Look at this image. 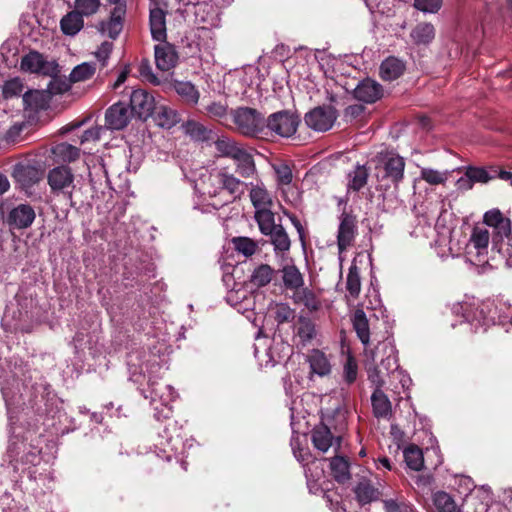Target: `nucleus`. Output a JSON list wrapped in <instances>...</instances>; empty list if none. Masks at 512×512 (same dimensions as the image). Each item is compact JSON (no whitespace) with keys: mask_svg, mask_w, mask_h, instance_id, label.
I'll use <instances>...</instances> for the list:
<instances>
[{"mask_svg":"<svg viewBox=\"0 0 512 512\" xmlns=\"http://www.w3.org/2000/svg\"><path fill=\"white\" fill-rule=\"evenodd\" d=\"M490 240V233L486 228L474 227L470 236V243L478 250L487 249Z\"/></svg>","mask_w":512,"mask_h":512,"instance_id":"8fccbe9b","label":"nucleus"},{"mask_svg":"<svg viewBox=\"0 0 512 512\" xmlns=\"http://www.w3.org/2000/svg\"><path fill=\"white\" fill-rule=\"evenodd\" d=\"M433 504L437 512H461L460 506L445 491H437L433 495Z\"/></svg>","mask_w":512,"mask_h":512,"instance_id":"4c0bfd02","label":"nucleus"},{"mask_svg":"<svg viewBox=\"0 0 512 512\" xmlns=\"http://www.w3.org/2000/svg\"><path fill=\"white\" fill-rule=\"evenodd\" d=\"M52 152L62 162H74L80 156V149L66 142L57 144Z\"/></svg>","mask_w":512,"mask_h":512,"instance_id":"ea45409f","label":"nucleus"},{"mask_svg":"<svg viewBox=\"0 0 512 512\" xmlns=\"http://www.w3.org/2000/svg\"><path fill=\"white\" fill-rule=\"evenodd\" d=\"M368 380L375 389H382L385 385V377L388 376L378 365L371 366L367 369Z\"/></svg>","mask_w":512,"mask_h":512,"instance_id":"13d9d810","label":"nucleus"},{"mask_svg":"<svg viewBox=\"0 0 512 512\" xmlns=\"http://www.w3.org/2000/svg\"><path fill=\"white\" fill-rule=\"evenodd\" d=\"M13 177L22 187H30L37 182V171L29 165H18L14 169Z\"/></svg>","mask_w":512,"mask_h":512,"instance_id":"a19ab883","label":"nucleus"},{"mask_svg":"<svg viewBox=\"0 0 512 512\" xmlns=\"http://www.w3.org/2000/svg\"><path fill=\"white\" fill-rule=\"evenodd\" d=\"M47 181L52 193H63L70 201H72L74 175L70 167L61 165L49 170Z\"/></svg>","mask_w":512,"mask_h":512,"instance_id":"20e7f679","label":"nucleus"},{"mask_svg":"<svg viewBox=\"0 0 512 512\" xmlns=\"http://www.w3.org/2000/svg\"><path fill=\"white\" fill-rule=\"evenodd\" d=\"M270 237V242L274 247V251L276 254L284 253L289 251L291 246L290 238L285 231L284 227L280 224L273 231L268 234Z\"/></svg>","mask_w":512,"mask_h":512,"instance_id":"c9c22d12","label":"nucleus"},{"mask_svg":"<svg viewBox=\"0 0 512 512\" xmlns=\"http://www.w3.org/2000/svg\"><path fill=\"white\" fill-rule=\"evenodd\" d=\"M282 281L286 289L293 292L304 286V278L299 269L291 264L285 265L281 269Z\"/></svg>","mask_w":512,"mask_h":512,"instance_id":"cd10ccee","label":"nucleus"},{"mask_svg":"<svg viewBox=\"0 0 512 512\" xmlns=\"http://www.w3.org/2000/svg\"><path fill=\"white\" fill-rule=\"evenodd\" d=\"M310 434L314 448L322 453H326L331 447H334L335 451L341 447L342 437L334 435L323 421L315 425Z\"/></svg>","mask_w":512,"mask_h":512,"instance_id":"0eeeda50","label":"nucleus"},{"mask_svg":"<svg viewBox=\"0 0 512 512\" xmlns=\"http://www.w3.org/2000/svg\"><path fill=\"white\" fill-rule=\"evenodd\" d=\"M59 72L60 70L58 69V72L49 75L51 77V80L47 86V91L50 95H58L67 92L71 88V84L73 83L70 80V77L66 79L59 76Z\"/></svg>","mask_w":512,"mask_h":512,"instance_id":"49530a36","label":"nucleus"},{"mask_svg":"<svg viewBox=\"0 0 512 512\" xmlns=\"http://www.w3.org/2000/svg\"><path fill=\"white\" fill-rule=\"evenodd\" d=\"M466 170L468 171L473 183H482L486 184L490 181V177L486 172V168L477 167V166H467Z\"/></svg>","mask_w":512,"mask_h":512,"instance_id":"e2e57ef3","label":"nucleus"},{"mask_svg":"<svg viewBox=\"0 0 512 512\" xmlns=\"http://www.w3.org/2000/svg\"><path fill=\"white\" fill-rule=\"evenodd\" d=\"M354 493L357 501L362 506L377 501L380 497V491L369 480L365 479L356 485Z\"/></svg>","mask_w":512,"mask_h":512,"instance_id":"393cba45","label":"nucleus"},{"mask_svg":"<svg viewBox=\"0 0 512 512\" xmlns=\"http://www.w3.org/2000/svg\"><path fill=\"white\" fill-rule=\"evenodd\" d=\"M231 242L234 249L247 258L254 255L258 250V243L249 237H234Z\"/></svg>","mask_w":512,"mask_h":512,"instance_id":"a18cd8bd","label":"nucleus"},{"mask_svg":"<svg viewBox=\"0 0 512 512\" xmlns=\"http://www.w3.org/2000/svg\"><path fill=\"white\" fill-rule=\"evenodd\" d=\"M21 69L25 72L37 73L42 75H52L58 72L56 62L46 61L43 55L37 51H30L21 59Z\"/></svg>","mask_w":512,"mask_h":512,"instance_id":"6e6552de","label":"nucleus"},{"mask_svg":"<svg viewBox=\"0 0 512 512\" xmlns=\"http://www.w3.org/2000/svg\"><path fill=\"white\" fill-rule=\"evenodd\" d=\"M292 450L296 459L301 463H307L312 459L310 450L301 447L298 440L292 442Z\"/></svg>","mask_w":512,"mask_h":512,"instance_id":"774afa93","label":"nucleus"},{"mask_svg":"<svg viewBox=\"0 0 512 512\" xmlns=\"http://www.w3.org/2000/svg\"><path fill=\"white\" fill-rule=\"evenodd\" d=\"M123 29V23L119 20L109 18L108 21H102L99 24V31L107 34L110 38L116 39Z\"/></svg>","mask_w":512,"mask_h":512,"instance_id":"5fc2aeb1","label":"nucleus"},{"mask_svg":"<svg viewBox=\"0 0 512 512\" xmlns=\"http://www.w3.org/2000/svg\"><path fill=\"white\" fill-rule=\"evenodd\" d=\"M205 111L211 118L222 120L228 115V105L222 102H212L205 107Z\"/></svg>","mask_w":512,"mask_h":512,"instance_id":"052dcab7","label":"nucleus"},{"mask_svg":"<svg viewBox=\"0 0 512 512\" xmlns=\"http://www.w3.org/2000/svg\"><path fill=\"white\" fill-rule=\"evenodd\" d=\"M414 6L425 13H436L442 6V0H414Z\"/></svg>","mask_w":512,"mask_h":512,"instance_id":"0e129e2a","label":"nucleus"},{"mask_svg":"<svg viewBox=\"0 0 512 512\" xmlns=\"http://www.w3.org/2000/svg\"><path fill=\"white\" fill-rule=\"evenodd\" d=\"M130 106L117 102L105 112V127L110 130H122L128 126L134 115Z\"/></svg>","mask_w":512,"mask_h":512,"instance_id":"1a4fd4ad","label":"nucleus"},{"mask_svg":"<svg viewBox=\"0 0 512 512\" xmlns=\"http://www.w3.org/2000/svg\"><path fill=\"white\" fill-rule=\"evenodd\" d=\"M214 145L221 157L230 159H233L243 148L234 139L226 136L218 137Z\"/></svg>","mask_w":512,"mask_h":512,"instance_id":"f704fd0d","label":"nucleus"},{"mask_svg":"<svg viewBox=\"0 0 512 512\" xmlns=\"http://www.w3.org/2000/svg\"><path fill=\"white\" fill-rule=\"evenodd\" d=\"M357 233V218L350 212L343 211L337 233V246L340 252L350 247Z\"/></svg>","mask_w":512,"mask_h":512,"instance_id":"9d476101","label":"nucleus"},{"mask_svg":"<svg viewBox=\"0 0 512 512\" xmlns=\"http://www.w3.org/2000/svg\"><path fill=\"white\" fill-rule=\"evenodd\" d=\"M100 7V0H75V11L82 17L95 14Z\"/></svg>","mask_w":512,"mask_h":512,"instance_id":"603ef678","label":"nucleus"},{"mask_svg":"<svg viewBox=\"0 0 512 512\" xmlns=\"http://www.w3.org/2000/svg\"><path fill=\"white\" fill-rule=\"evenodd\" d=\"M368 177V168L365 165L357 164L354 170L348 173V189L355 192L360 191L367 184Z\"/></svg>","mask_w":512,"mask_h":512,"instance_id":"473e14b6","label":"nucleus"},{"mask_svg":"<svg viewBox=\"0 0 512 512\" xmlns=\"http://www.w3.org/2000/svg\"><path fill=\"white\" fill-rule=\"evenodd\" d=\"M155 63L159 70L165 72L174 68L178 61V54L174 45L166 40L154 47Z\"/></svg>","mask_w":512,"mask_h":512,"instance_id":"9b49d317","label":"nucleus"},{"mask_svg":"<svg viewBox=\"0 0 512 512\" xmlns=\"http://www.w3.org/2000/svg\"><path fill=\"white\" fill-rule=\"evenodd\" d=\"M352 324L362 344L367 346L370 341L369 322L365 312L362 309H357L354 312Z\"/></svg>","mask_w":512,"mask_h":512,"instance_id":"c756f323","label":"nucleus"},{"mask_svg":"<svg viewBox=\"0 0 512 512\" xmlns=\"http://www.w3.org/2000/svg\"><path fill=\"white\" fill-rule=\"evenodd\" d=\"M223 170H213L208 175L201 178V186L203 194L210 197L219 195L222 191Z\"/></svg>","mask_w":512,"mask_h":512,"instance_id":"b1692460","label":"nucleus"},{"mask_svg":"<svg viewBox=\"0 0 512 512\" xmlns=\"http://www.w3.org/2000/svg\"><path fill=\"white\" fill-rule=\"evenodd\" d=\"M330 468L334 479L341 484L349 481L351 474L349 471L350 464L343 456H335L330 460Z\"/></svg>","mask_w":512,"mask_h":512,"instance_id":"7c9ffc66","label":"nucleus"},{"mask_svg":"<svg viewBox=\"0 0 512 512\" xmlns=\"http://www.w3.org/2000/svg\"><path fill=\"white\" fill-rule=\"evenodd\" d=\"M299 124L300 118L296 113L288 110L272 113L265 120L267 137L273 134L280 137H291L296 133Z\"/></svg>","mask_w":512,"mask_h":512,"instance_id":"7ed1b4c3","label":"nucleus"},{"mask_svg":"<svg viewBox=\"0 0 512 512\" xmlns=\"http://www.w3.org/2000/svg\"><path fill=\"white\" fill-rule=\"evenodd\" d=\"M24 84L19 78H13L5 82L2 93L4 98L9 99L20 96L23 92Z\"/></svg>","mask_w":512,"mask_h":512,"instance_id":"864d4df0","label":"nucleus"},{"mask_svg":"<svg viewBox=\"0 0 512 512\" xmlns=\"http://www.w3.org/2000/svg\"><path fill=\"white\" fill-rule=\"evenodd\" d=\"M383 93L382 85L370 78L360 81L353 91L354 97L364 103H374L378 101L382 98Z\"/></svg>","mask_w":512,"mask_h":512,"instance_id":"f8f14e48","label":"nucleus"},{"mask_svg":"<svg viewBox=\"0 0 512 512\" xmlns=\"http://www.w3.org/2000/svg\"><path fill=\"white\" fill-rule=\"evenodd\" d=\"M338 117L337 110L330 105L318 106L306 113L305 123L318 132H326L332 128Z\"/></svg>","mask_w":512,"mask_h":512,"instance_id":"39448f33","label":"nucleus"},{"mask_svg":"<svg viewBox=\"0 0 512 512\" xmlns=\"http://www.w3.org/2000/svg\"><path fill=\"white\" fill-rule=\"evenodd\" d=\"M274 270L268 264H261L253 271L250 277V283L257 287L268 285L273 277Z\"/></svg>","mask_w":512,"mask_h":512,"instance_id":"c03bdc74","label":"nucleus"},{"mask_svg":"<svg viewBox=\"0 0 512 512\" xmlns=\"http://www.w3.org/2000/svg\"><path fill=\"white\" fill-rule=\"evenodd\" d=\"M295 318V310L286 303L276 306L274 319L278 325L292 321Z\"/></svg>","mask_w":512,"mask_h":512,"instance_id":"6e6d98bb","label":"nucleus"},{"mask_svg":"<svg viewBox=\"0 0 512 512\" xmlns=\"http://www.w3.org/2000/svg\"><path fill=\"white\" fill-rule=\"evenodd\" d=\"M245 187L246 184L243 181L223 170L222 191H227L232 199L240 198Z\"/></svg>","mask_w":512,"mask_h":512,"instance_id":"e433bc0d","label":"nucleus"},{"mask_svg":"<svg viewBox=\"0 0 512 512\" xmlns=\"http://www.w3.org/2000/svg\"><path fill=\"white\" fill-rule=\"evenodd\" d=\"M403 454L404 460L410 469L420 471L424 467L423 452L418 446L414 444L408 446Z\"/></svg>","mask_w":512,"mask_h":512,"instance_id":"79ce46f5","label":"nucleus"},{"mask_svg":"<svg viewBox=\"0 0 512 512\" xmlns=\"http://www.w3.org/2000/svg\"><path fill=\"white\" fill-rule=\"evenodd\" d=\"M405 71V64L396 57H388L380 65V76L385 81L399 78Z\"/></svg>","mask_w":512,"mask_h":512,"instance_id":"4be33fe9","label":"nucleus"},{"mask_svg":"<svg viewBox=\"0 0 512 512\" xmlns=\"http://www.w3.org/2000/svg\"><path fill=\"white\" fill-rule=\"evenodd\" d=\"M254 218L259 226L260 232L264 235L270 234L273 229L279 225L275 223V216L270 208L255 211Z\"/></svg>","mask_w":512,"mask_h":512,"instance_id":"58836bf2","label":"nucleus"},{"mask_svg":"<svg viewBox=\"0 0 512 512\" xmlns=\"http://www.w3.org/2000/svg\"><path fill=\"white\" fill-rule=\"evenodd\" d=\"M113 50V43L109 41H104L98 50L95 52V56L97 60L101 63L102 67L107 65V61L110 57V54Z\"/></svg>","mask_w":512,"mask_h":512,"instance_id":"338daca9","label":"nucleus"},{"mask_svg":"<svg viewBox=\"0 0 512 512\" xmlns=\"http://www.w3.org/2000/svg\"><path fill=\"white\" fill-rule=\"evenodd\" d=\"M421 178L431 185L443 184L447 180V174L431 168L421 170Z\"/></svg>","mask_w":512,"mask_h":512,"instance_id":"bf43d9fd","label":"nucleus"},{"mask_svg":"<svg viewBox=\"0 0 512 512\" xmlns=\"http://www.w3.org/2000/svg\"><path fill=\"white\" fill-rule=\"evenodd\" d=\"M23 103L25 109L38 112L48 107L49 96L43 91L30 90L24 93Z\"/></svg>","mask_w":512,"mask_h":512,"instance_id":"a878e982","label":"nucleus"},{"mask_svg":"<svg viewBox=\"0 0 512 512\" xmlns=\"http://www.w3.org/2000/svg\"><path fill=\"white\" fill-rule=\"evenodd\" d=\"M149 24L153 40L158 42L166 40V13L163 9L156 7L150 10Z\"/></svg>","mask_w":512,"mask_h":512,"instance_id":"f3484780","label":"nucleus"},{"mask_svg":"<svg viewBox=\"0 0 512 512\" xmlns=\"http://www.w3.org/2000/svg\"><path fill=\"white\" fill-rule=\"evenodd\" d=\"M346 288L351 296L357 297L361 290V280L359 268L356 265H351L347 275Z\"/></svg>","mask_w":512,"mask_h":512,"instance_id":"3c124183","label":"nucleus"},{"mask_svg":"<svg viewBox=\"0 0 512 512\" xmlns=\"http://www.w3.org/2000/svg\"><path fill=\"white\" fill-rule=\"evenodd\" d=\"M236 163V171L243 177L249 178L256 174V164L253 155L245 148L233 158Z\"/></svg>","mask_w":512,"mask_h":512,"instance_id":"5701e85b","label":"nucleus"},{"mask_svg":"<svg viewBox=\"0 0 512 512\" xmlns=\"http://www.w3.org/2000/svg\"><path fill=\"white\" fill-rule=\"evenodd\" d=\"M35 211L29 204H19L7 216V223L16 229H26L35 220Z\"/></svg>","mask_w":512,"mask_h":512,"instance_id":"ddd939ff","label":"nucleus"},{"mask_svg":"<svg viewBox=\"0 0 512 512\" xmlns=\"http://www.w3.org/2000/svg\"><path fill=\"white\" fill-rule=\"evenodd\" d=\"M358 366L353 357H348L344 365L343 376L348 384H352L357 378Z\"/></svg>","mask_w":512,"mask_h":512,"instance_id":"69168bd1","label":"nucleus"},{"mask_svg":"<svg viewBox=\"0 0 512 512\" xmlns=\"http://www.w3.org/2000/svg\"><path fill=\"white\" fill-rule=\"evenodd\" d=\"M250 199L256 211L270 208L272 199L263 186H254L250 190Z\"/></svg>","mask_w":512,"mask_h":512,"instance_id":"37998d69","label":"nucleus"},{"mask_svg":"<svg viewBox=\"0 0 512 512\" xmlns=\"http://www.w3.org/2000/svg\"><path fill=\"white\" fill-rule=\"evenodd\" d=\"M183 129L185 134L194 141L207 142L213 139V131L197 121L188 120L183 124Z\"/></svg>","mask_w":512,"mask_h":512,"instance_id":"bb28decb","label":"nucleus"},{"mask_svg":"<svg viewBox=\"0 0 512 512\" xmlns=\"http://www.w3.org/2000/svg\"><path fill=\"white\" fill-rule=\"evenodd\" d=\"M153 117L156 125L163 129H171L181 121L177 110L167 105H158Z\"/></svg>","mask_w":512,"mask_h":512,"instance_id":"a211bd4d","label":"nucleus"},{"mask_svg":"<svg viewBox=\"0 0 512 512\" xmlns=\"http://www.w3.org/2000/svg\"><path fill=\"white\" fill-rule=\"evenodd\" d=\"M96 71L95 64L84 62L73 68L70 73V80L73 83L81 82L90 79Z\"/></svg>","mask_w":512,"mask_h":512,"instance_id":"de8ad7c7","label":"nucleus"},{"mask_svg":"<svg viewBox=\"0 0 512 512\" xmlns=\"http://www.w3.org/2000/svg\"><path fill=\"white\" fill-rule=\"evenodd\" d=\"M376 351H382L384 358L377 364L382 370L389 375L399 368L397 351L389 342H380L376 347Z\"/></svg>","mask_w":512,"mask_h":512,"instance_id":"6ab92c4d","label":"nucleus"},{"mask_svg":"<svg viewBox=\"0 0 512 512\" xmlns=\"http://www.w3.org/2000/svg\"><path fill=\"white\" fill-rule=\"evenodd\" d=\"M483 222L487 226L494 228L496 231V237H499L500 239L511 235V220L505 217L497 208L487 211L483 216Z\"/></svg>","mask_w":512,"mask_h":512,"instance_id":"4468645a","label":"nucleus"},{"mask_svg":"<svg viewBox=\"0 0 512 512\" xmlns=\"http://www.w3.org/2000/svg\"><path fill=\"white\" fill-rule=\"evenodd\" d=\"M230 114L236 126V130L241 135L258 139L267 138L266 119L257 109L238 107L231 110Z\"/></svg>","mask_w":512,"mask_h":512,"instance_id":"f03ea898","label":"nucleus"},{"mask_svg":"<svg viewBox=\"0 0 512 512\" xmlns=\"http://www.w3.org/2000/svg\"><path fill=\"white\" fill-rule=\"evenodd\" d=\"M294 336L298 339V344L302 346L310 344L317 336L316 325L313 320L300 314L294 324Z\"/></svg>","mask_w":512,"mask_h":512,"instance_id":"2eb2a0df","label":"nucleus"},{"mask_svg":"<svg viewBox=\"0 0 512 512\" xmlns=\"http://www.w3.org/2000/svg\"><path fill=\"white\" fill-rule=\"evenodd\" d=\"M373 161L377 181L386 189L398 188L404 179L405 159L393 151H382L377 153Z\"/></svg>","mask_w":512,"mask_h":512,"instance_id":"f257e3e1","label":"nucleus"},{"mask_svg":"<svg viewBox=\"0 0 512 512\" xmlns=\"http://www.w3.org/2000/svg\"><path fill=\"white\" fill-rule=\"evenodd\" d=\"M435 34L436 31L433 24L428 22H421L412 28L410 32V38L413 44L417 46H427L434 40Z\"/></svg>","mask_w":512,"mask_h":512,"instance_id":"412c9836","label":"nucleus"},{"mask_svg":"<svg viewBox=\"0 0 512 512\" xmlns=\"http://www.w3.org/2000/svg\"><path fill=\"white\" fill-rule=\"evenodd\" d=\"M384 512H418L403 498H391L382 501Z\"/></svg>","mask_w":512,"mask_h":512,"instance_id":"09e8293b","label":"nucleus"},{"mask_svg":"<svg viewBox=\"0 0 512 512\" xmlns=\"http://www.w3.org/2000/svg\"><path fill=\"white\" fill-rule=\"evenodd\" d=\"M129 106L134 116L146 121L153 116L158 105L153 94L144 89H135L131 92Z\"/></svg>","mask_w":512,"mask_h":512,"instance_id":"423d86ee","label":"nucleus"},{"mask_svg":"<svg viewBox=\"0 0 512 512\" xmlns=\"http://www.w3.org/2000/svg\"><path fill=\"white\" fill-rule=\"evenodd\" d=\"M83 26V17L75 10L68 12L60 21L61 31L67 36L76 35Z\"/></svg>","mask_w":512,"mask_h":512,"instance_id":"c85d7f7f","label":"nucleus"},{"mask_svg":"<svg viewBox=\"0 0 512 512\" xmlns=\"http://www.w3.org/2000/svg\"><path fill=\"white\" fill-rule=\"evenodd\" d=\"M279 185H290L293 180L292 169L287 163H280L273 166Z\"/></svg>","mask_w":512,"mask_h":512,"instance_id":"4d7b16f0","label":"nucleus"},{"mask_svg":"<svg viewBox=\"0 0 512 512\" xmlns=\"http://www.w3.org/2000/svg\"><path fill=\"white\" fill-rule=\"evenodd\" d=\"M294 304L304 306L309 312H317L321 306L320 297L310 288L302 286L293 292Z\"/></svg>","mask_w":512,"mask_h":512,"instance_id":"dca6fc26","label":"nucleus"},{"mask_svg":"<svg viewBox=\"0 0 512 512\" xmlns=\"http://www.w3.org/2000/svg\"><path fill=\"white\" fill-rule=\"evenodd\" d=\"M308 361L312 373H315L319 376H325L328 375L331 371V366L328 359L326 358L325 354L318 349L312 350L308 357Z\"/></svg>","mask_w":512,"mask_h":512,"instance_id":"72a5a7b5","label":"nucleus"},{"mask_svg":"<svg viewBox=\"0 0 512 512\" xmlns=\"http://www.w3.org/2000/svg\"><path fill=\"white\" fill-rule=\"evenodd\" d=\"M138 71H139V74H140L141 78L144 79L145 81H148V82H150L152 84H158L159 83L158 78L153 73L152 66H151L150 61L148 59H142L141 60V62L139 64Z\"/></svg>","mask_w":512,"mask_h":512,"instance_id":"680f3d73","label":"nucleus"},{"mask_svg":"<svg viewBox=\"0 0 512 512\" xmlns=\"http://www.w3.org/2000/svg\"><path fill=\"white\" fill-rule=\"evenodd\" d=\"M174 89L186 104L194 106L198 103L200 93L191 82L176 81Z\"/></svg>","mask_w":512,"mask_h":512,"instance_id":"2f4dec72","label":"nucleus"},{"mask_svg":"<svg viewBox=\"0 0 512 512\" xmlns=\"http://www.w3.org/2000/svg\"><path fill=\"white\" fill-rule=\"evenodd\" d=\"M373 414L376 418H389L392 415V404L382 389H374L371 395Z\"/></svg>","mask_w":512,"mask_h":512,"instance_id":"aec40b11","label":"nucleus"}]
</instances>
